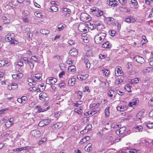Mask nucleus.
Instances as JSON below:
<instances>
[{
	"instance_id": "1",
	"label": "nucleus",
	"mask_w": 153,
	"mask_h": 153,
	"mask_svg": "<svg viewBox=\"0 0 153 153\" xmlns=\"http://www.w3.org/2000/svg\"><path fill=\"white\" fill-rule=\"evenodd\" d=\"M14 36V33H8L5 36V40L6 41L9 42L11 44H17L19 42L15 40Z\"/></svg>"
},
{
	"instance_id": "2",
	"label": "nucleus",
	"mask_w": 153,
	"mask_h": 153,
	"mask_svg": "<svg viewBox=\"0 0 153 153\" xmlns=\"http://www.w3.org/2000/svg\"><path fill=\"white\" fill-rule=\"evenodd\" d=\"M106 36L104 33H101L96 35L95 37V41L96 43L100 44L102 43Z\"/></svg>"
},
{
	"instance_id": "3",
	"label": "nucleus",
	"mask_w": 153,
	"mask_h": 153,
	"mask_svg": "<svg viewBox=\"0 0 153 153\" xmlns=\"http://www.w3.org/2000/svg\"><path fill=\"white\" fill-rule=\"evenodd\" d=\"M80 16V20L84 22H87L90 20V16L87 13H81Z\"/></svg>"
},
{
	"instance_id": "4",
	"label": "nucleus",
	"mask_w": 153,
	"mask_h": 153,
	"mask_svg": "<svg viewBox=\"0 0 153 153\" xmlns=\"http://www.w3.org/2000/svg\"><path fill=\"white\" fill-rule=\"evenodd\" d=\"M31 135L36 138H38L41 136V133L39 131L37 130H34L30 132Z\"/></svg>"
},
{
	"instance_id": "5",
	"label": "nucleus",
	"mask_w": 153,
	"mask_h": 153,
	"mask_svg": "<svg viewBox=\"0 0 153 153\" xmlns=\"http://www.w3.org/2000/svg\"><path fill=\"white\" fill-rule=\"evenodd\" d=\"M57 81L56 78L53 77H50L47 78L46 80V83L49 85H55L56 82Z\"/></svg>"
},
{
	"instance_id": "6",
	"label": "nucleus",
	"mask_w": 153,
	"mask_h": 153,
	"mask_svg": "<svg viewBox=\"0 0 153 153\" xmlns=\"http://www.w3.org/2000/svg\"><path fill=\"white\" fill-rule=\"evenodd\" d=\"M107 3L108 5L113 7L117 6L118 4V2L116 0H108Z\"/></svg>"
},
{
	"instance_id": "7",
	"label": "nucleus",
	"mask_w": 153,
	"mask_h": 153,
	"mask_svg": "<svg viewBox=\"0 0 153 153\" xmlns=\"http://www.w3.org/2000/svg\"><path fill=\"white\" fill-rule=\"evenodd\" d=\"M39 98L42 100L48 101L49 100V98L48 95L45 93H42L39 95Z\"/></svg>"
},
{
	"instance_id": "8",
	"label": "nucleus",
	"mask_w": 153,
	"mask_h": 153,
	"mask_svg": "<svg viewBox=\"0 0 153 153\" xmlns=\"http://www.w3.org/2000/svg\"><path fill=\"white\" fill-rule=\"evenodd\" d=\"M78 29L81 32H86L87 29L85 24L84 23H80L78 27Z\"/></svg>"
},
{
	"instance_id": "9",
	"label": "nucleus",
	"mask_w": 153,
	"mask_h": 153,
	"mask_svg": "<svg viewBox=\"0 0 153 153\" xmlns=\"http://www.w3.org/2000/svg\"><path fill=\"white\" fill-rule=\"evenodd\" d=\"M50 120H49L45 119L42 120L39 122L38 124L39 126H43L48 125L50 123Z\"/></svg>"
},
{
	"instance_id": "10",
	"label": "nucleus",
	"mask_w": 153,
	"mask_h": 153,
	"mask_svg": "<svg viewBox=\"0 0 153 153\" xmlns=\"http://www.w3.org/2000/svg\"><path fill=\"white\" fill-rule=\"evenodd\" d=\"M50 107H48L46 108H44L41 107L40 105L36 106L35 108V110L37 111V112L40 113L45 111L49 109Z\"/></svg>"
},
{
	"instance_id": "11",
	"label": "nucleus",
	"mask_w": 153,
	"mask_h": 153,
	"mask_svg": "<svg viewBox=\"0 0 153 153\" xmlns=\"http://www.w3.org/2000/svg\"><path fill=\"white\" fill-rule=\"evenodd\" d=\"M134 59L138 63L142 64L145 62V60L143 58L139 56H136L134 57Z\"/></svg>"
},
{
	"instance_id": "12",
	"label": "nucleus",
	"mask_w": 153,
	"mask_h": 153,
	"mask_svg": "<svg viewBox=\"0 0 153 153\" xmlns=\"http://www.w3.org/2000/svg\"><path fill=\"white\" fill-rule=\"evenodd\" d=\"M95 28L98 30H100L102 29L105 28V27L103 24L100 23L99 22H97L94 24Z\"/></svg>"
},
{
	"instance_id": "13",
	"label": "nucleus",
	"mask_w": 153,
	"mask_h": 153,
	"mask_svg": "<svg viewBox=\"0 0 153 153\" xmlns=\"http://www.w3.org/2000/svg\"><path fill=\"white\" fill-rule=\"evenodd\" d=\"M116 71H115V75L116 76H121L123 74V71L122 68L120 66H117L116 68Z\"/></svg>"
},
{
	"instance_id": "14",
	"label": "nucleus",
	"mask_w": 153,
	"mask_h": 153,
	"mask_svg": "<svg viewBox=\"0 0 153 153\" xmlns=\"http://www.w3.org/2000/svg\"><path fill=\"white\" fill-rule=\"evenodd\" d=\"M51 4L52 5L51 6L50 10L52 12H56L58 10V7H56V3L54 1H51Z\"/></svg>"
},
{
	"instance_id": "15",
	"label": "nucleus",
	"mask_w": 153,
	"mask_h": 153,
	"mask_svg": "<svg viewBox=\"0 0 153 153\" xmlns=\"http://www.w3.org/2000/svg\"><path fill=\"white\" fill-rule=\"evenodd\" d=\"M139 102V100L138 98H135L133 99L129 104V106L131 107H134L136 104Z\"/></svg>"
},
{
	"instance_id": "16",
	"label": "nucleus",
	"mask_w": 153,
	"mask_h": 153,
	"mask_svg": "<svg viewBox=\"0 0 153 153\" xmlns=\"http://www.w3.org/2000/svg\"><path fill=\"white\" fill-rule=\"evenodd\" d=\"M69 53L71 56H76L78 54V51L75 48H73L70 51Z\"/></svg>"
},
{
	"instance_id": "17",
	"label": "nucleus",
	"mask_w": 153,
	"mask_h": 153,
	"mask_svg": "<svg viewBox=\"0 0 153 153\" xmlns=\"http://www.w3.org/2000/svg\"><path fill=\"white\" fill-rule=\"evenodd\" d=\"M10 65V62L4 60H0V66L1 67L2 66L6 65V66H8Z\"/></svg>"
},
{
	"instance_id": "18",
	"label": "nucleus",
	"mask_w": 153,
	"mask_h": 153,
	"mask_svg": "<svg viewBox=\"0 0 153 153\" xmlns=\"http://www.w3.org/2000/svg\"><path fill=\"white\" fill-rule=\"evenodd\" d=\"M23 74L22 73H19L17 74L13 75L12 77L14 79H18L23 77Z\"/></svg>"
},
{
	"instance_id": "19",
	"label": "nucleus",
	"mask_w": 153,
	"mask_h": 153,
	"mask_svg": "<svg viewBox=\"0 0 153 153\" xmlns=\"http://www.w3.org/2000/svg\"><path fill=\"white\" fill-rule=\"evenodd\" d=\"M125 21L127 23L134 22L135 21V20L133 17L130 16L126 18Z\"/></svg>"
},
{
	"instance_id": "20",
	"label": "nucleus",
	"mask_w": 153,
	"mask_h": 153,
	"mask_svg": "<svg viewBox=\"0 0 153 153\" xmlns=\"http://www.w3.org/2000/svg\"><path fill=\"white\" fill-rule=\"evenodd\" d=\"M111 45L108 41L106 42L102 45V47L105 48H111Z\"/></svg>"
},
{
	"instance_id": "21",
	"label": "nucleus",
	"mask_w": 153,
	"mask_h": 153,
	"mask_svg": "<svg viewBox=\"0 0 153 153\" xmlns=\"http://www.w3.org/2000/svg\"><path fill=\"white\" fill-rule=\"evenodd\" d=\"M117 110L121 111H123L126 110L127 109V107L126 105H122L121 106H118L117 107Z\"/></svg>"
},
{
	"instance_id": "22",
	"label": "nucleus",
	"mask_w": 153,
	"mask_h": 153,
	"mask_svg": "<svg viewBox=\"0 0 153 153\" xmlns=\"http://www.w3.org/2000/svg\"><path fill=\"white\" fill-rule=\"evenodd\" d=\"M107 140H108L107 142L110 145H112L115 142V140L112 137H108L107 138Z\"/></svg>"
},
{
	"instance_id": "23",
	"label": "nucleus",
	"mask_w": 153,
	"mask_h": 153,
	"mask_svg": "<svg viewBox=\"0 0 153 153\" xmlns=\"http://www.w3.org/2000/svg\"><path fill=\"white\" fill-rule=\"evenodd\" d=\"M106 21L107 24L110 25L114 22V19L112 17H108L106 18Z\"/></svg>"
},
{
	"instance_id": "24",
	"label": "nucleus",
	"mask_w": 153,
	"mask_h": 153,
	"mask_svg": "<svg viewBox=\"0 0 153 153\" xmlns=\"http://www.w3.org/2000/svg\"><path fill=\"white\" fill-rule=\"evenodd\" d=\"M76 81V78H72L68 81V84L70 85L73 86L74 85Z\"/></svg>"
},
{
	"instance_id": "25",
	"label": "nucleus",
	"mask_w": 153,
	"mask_h": 153,
	"mask_svg": "<svg viewBox=\"0 0 153 153\" xmlns=\"http://www.w3.org/2000/svg\"><path fill=\"white\" fill-rule=\"evenodd\" d=\"M76 71V67L73 65H71L69 66L68 68V72H74Z\"/></svg>"
},
{
	"instance_id": "26",
	"label": "nucleus",
	"mask_w": 153,
	"mask_h": 153,
	"mask_svg": "<svg viewBox=\"0 0 153 153\" xmlns=\"http://www.w3.org/2000/svg\"><path fill=\"white\" fill-rule=\"evenodd\" d=\"M143 129V127L141 126H138L135 127L133 128L134 131L135 132L141 131Z\"/></svg>"
},
{
	"instance_id": "27",
	"label": "nucleus",
	"mask_w": 153,
	"mask_h": 153,
	"mask_svg": "<svg viewBox=\"0 0 153 153\" xmlns=\"http://www.w3.org/2000/svg\"><path fill=\"white\" fill-rule=\"evenodd\" d=\"M91 146V143L88 144L85 147V149L87 152H89L91 151L92 149V148Z\"/></svg>"
},
{
	"instance_id": "28",
	"label": "nucleus",
	"mask_w": 153,
	"mask_h": 153,
	"mask_svg": "<svg viewBox=\"0 0 153 153\" xmlns=\"http://www.w3.org/2000/svg\"><path fill=\"white\" fill-rule=\"evenodd\" d=\"M109 109L110 108L109 107H107L105 109V117H108L110 115V112H109Z\"/></svg>"
},
{
	"instance_id": "29",
	"label": "nucleus",
	"mask_w": 153,
	"mask_h": 153,
	"mask_svg": "<svg viewBox=\"0 0 153 153\" xmlns=\"http://www.w3.org/2000/svg\"><path fill=\"white\" fill-rule=\"evenodd\" d=\"M64 28V27L63 25L61 24L58 25L56 27V30L58 31H60Z\"/></svg>"
},
{
	"instance_id": "30",
	"label": "nucleus",
	"mask_w": 153,
	"mask_h": 153,
	"mask_svg": "<svg viewBox=\"0 0 153 153\" xmlns=\"http://www.w3.org/2000/svg\"><path fill=\"white\" fill-rule=\"evenodd\" d=\"M33 80L38 81V80H39L40 79V75L39 74H34L33 77Z\"/></svg>"
},
{
	"instance_id": "31",
	"label": "nucleus",
	"mask_w": 153,
	"mask_h": 153,
	"mask_svg": "<svg viewBox=\"0 0 153 153\" xmlns=\"http://www.w3.org/2000/svg\"><path fill=\"white\" fill-rule=\"evenodd\" d=\"M40 32L43 34L47 35L50 32L47 30L42 29L40 30Z\"/></svg>"
},
{
	"instance_id": "32",
	"label": "nucleus",
	"mask_w": 153,
	"mask_h": 153,
	"mask_svg": "<svg viewBox=\"0 0 153 153\" xmlns=\"http://www.w3.org/2000/svg\"><path fill=\"white\" fill-rule=\"evenodd\" d=\"M22 59L24 61V62L27 64H28L30 61V59L28 57H23Z\"/></svg>"
},
{
	"instance_id": "33",
	"label": "nucleus",
	"mask_w": 153,
	"mask_h": 153,
	"mask_svg": "<svg viewBox=\"0 0 153 153\" xmlns=\"http://www.w3.org/2000/svg\"><path fill=\"white\" fill-rule=\"evenodd\" d=\"M102 71L103 74V75H105V76H108L109 73V71L108 70L106 69H102Z\"/></svg>"
},
{
	"instance_id": "34",
	"label": "nucleus",
	"mask_w": 153,
	"mask_h": 153,
	"mask_svg": "<svg viewBox=\"0 0 153 153\" xmlns=\"http://www.w3.org/2000/svg\"><path fill=\"white\" fill-rule=\"evenodd\" d=\"M99 10V9L96 7H94L91 9V11L94 13L96 14Z\"/></svg>"
},
{
	"instance_id": "35",
	"label": "nucleus",
	"mask_w": 153,
	"mask_h": 153,
	"mask_svg": "<svg viewBox=\"0 0 153 153\" xmlns=\"http://www.w3.org/2000/svg\"><path fill=\"white\" fill-rule=\"evenodd\" d=\"M111 127L113 128L117 129L119 128V125L115 123H113L111 125Z\"/></svg>"
},
{
	"instance_id": "36",
	"label": "nucleus",
	"mask_w": 153,
	"mask_h": 153,
	"mask_svg": "<svg viewBox=\"0 0 153 153\" xmlns=\"http://www.w3.org/2000/svg\"><path fill=\"white\" fill-rule=\"evenodd\" d=\"M82 110L83 108L82 107H80V108H79V109H75L74 110V112L76 113H77L79 114H80L82 112L81 111H82Z\"/></svg>"
},
{
	"instance_id": "37",
	"label": "nucleus",
	"mask_w": 153,
	"mask_h": 153,
	"mask_svg": "<svg viewBox=\"0 0 153 153\" xmlns=\"http://www.w3.org/2000/svg\"><path fill=\"white\" fill-rule=\"evenodd\" d=\"M139 82L138 79V78H135L134 79H132L131 81V83L132 84H136L137 83Z\"/></svg>"
},
{
	"instance_id": "38",
	"label": "nucleus",
	"mask_w": 153,
	"mask_h": 153,
	"mask_svg": "<svg viewBox=\"0 0 153 153\" xmlns=\"http://www.w3.org/2000/svg\"><path fill=\"white\" fill-rule=\"evenodd\" d=\"M146 126L149 129H151L153 128V123H148L146 124Z\"/></svg>"
},
{
	"instance_id": "39",
	"label": "nucleus",
	"mask_w": 153,
	"mask_h": 153,
	"mask_svg": "<svg viewBox=\"0 0 153 153\" xmlns=\"http://www.w3.org/2000/svg\"><path fill=\"white\" fill-rule=\"evenodd\" d=\"M74 60H72L71 58L69 57L67 58V59L66 61V62L67 64H71L73 63Z\"/></svg>"
},
{
	"instance_id": "40",
	"label": "nucleus",
	"mask_w": 153,
	"mask_h": 153,
	"mask_svg": "<svg viewBox=\"0 0 153 153\" xmlns=\"http://www.w3.org/2000/svg\"><path fill=\"white\" fill-rule=\"evenodd\" d=\"M84 64L85 65L87 69H89L90 68V64L89 63V62L88 60H85V61L84 62Z\"/></svg>"
},
{
	"instance_id": "41",
	"label": "nucleus",
	"mask_w": 153,
	"mask_h": 153,
	"mask_svg": "<svg viewBox=\"0 0 153 153\" xmlns=\"http://www.w3.org/2000/svg\"><path fill=\"white\" fill-rule=\"evenodd\" d=\"M103 14V12L100 10H99L98 12L96 14V15L97 16H100Z\"/></svg>"
},
{
	"instance_id": "42",
	"label": "nucleus",
	"mask_w": 153,
	"mask_h": 153,
	"mask_svg": "<svg viewBox=\"0 0 153 153\" xmlns=\"http://www.w3.org/2000/svg\"><path fill=\"white\" fill-rule=\"evenodd\" d=\"M120 3L123 6L125 5L127 2V0H118Z\"/></svg>"
},
{
	"instance_id": "43",
	"label": "nucleus",
	"mask_w": 153,
	"mask_h": 153,
	"mask_svg": "<svg viewBox=\"0 0 153 153\" xmlns=\"http://www.w3.org/2000/svg\"><path fill=\"white\" fill-rule=\"evenodd\" d=\"M33 80H33V78H32V79H31V78H29L28 79V85L31 86H33V84H32V82Z\"/></svg>"
},
{
	"instance_id": "44",
	"label": "nucleus",
	"mask_w": 153,
	"mask_h": 153,
	"mask_svg": "<svg viewBox=\"0 0 153 153\" xmlns=\"http://www.w3.org/2000/svg\"><path fill=\"white\" fill-rule=\"evenodd\" d=\"M31 59L35 62L38 61L39 60V58L35 56H33L31 57Z\"/></svg>"
},
{
	"instance_id": "45",
	"label": "nucleus",
	"mask_w": 153,
	"mask_h": 153,
	"mask_svg": "<svg viewBox=\"0 0 153 153\" xmlns=\"http://www.w3.org/2000/svg\"><path fill=\"white\" fill-rule=\"evenodd\" d=\"M142 38L143 40L142 41V42L143 41V42L142 43V45H143V44L146 43L147 42L146 36H143L142 37Z\"/></svg>"
},
{
	"instance_id": "46",
	"label": "nucleus",
	"mask_w": 153,
	"mask_h": 153,
	"mask_svg": "<svg viewBox=\"0 0 153 153\" xmlns=\"http://www.w3.org/2000/svg\"><path fill=\"white\" fill-rule=\"evenodd\" d=\"M63 11L65 12H68V15L70 14L71 13V10L68 8H63Z\"/></svg>"
},
{
	"instance_id": "47",
	"label": "nucleus",
	"mask_w": 153,
	"mask_h": 153,
	"mask_svg": "<svg viewBox=\"0 0 153 153\" xmlns=\"http://www.w3.org/2000/svg\"><path fill=\"white\" fill-rule=\"evenodd\" d=\"M3 22L4 24L8 23L10 22V20L9 19H7L6 17L4 16L3 17Z\"/></svg>"
},
{
	"instance_id": "48",
	"label": "nucleus",
	"mask_w": 153,
	"mask_h": 153,
	"mask_svg": "<svg viewBox=\"0 0 153 153\" xmlns=\"http://www.w3.org/2000/svg\"><path fill=\"white\" fill-rule=\"evenodd\" d=\"M126 128L125 127H123L119 129V131L120 132L121 134H122L124 133L126 130Z\"/></svg>"
},
{
	"instance_id": "49",
	"label": "nucleus",
	"mask_w": 153,
	"mask_h": 153,
	"mask_svg": "<svg viewBox=\"0 0 153 153\" xmlns=\"http://www.w3.org/2000/svg\"><path fill=\"white\" fill-rule=\"evenodd\" d=\"M28 64L29 66L30 69L31 70H32L34 67L33 63L31 61L29 63H28Z\"/></svg>"
},
{
	"instance_id": "50",
	"label": "nucleus",
	"mask_w": 153,
	"mask_h": 153,
	"mask_svg": "<svg viewBox=\"0 0 153 153\" xmlns=\"http://www.w3.org/2000/svg\"><path fill=\"white\" fill-rule=\"evenodd\" d=\"M12 86L13 87V90L17 88L18 87L17 84L15 83H13L12 84Z\"/></svg>"
},
{
	"instance_id": "51",
	"label": "nucleus",
	"mask_w": 153,
	"mask_h": 153,
	"mask_svg": "<svg viewBox=\"0 0 153 153\" xmlns=\"http://www.w3.org/2000/svg\"><path fill=\"white\" fill-rule=\"evenodd\" d=\"M77 78L79 80H84V79H83V76L82 75H77Z\"/></svg>"
},
{
	"instance_id": "52",
	"label": "nucleus",
	"mask_w": 153,
	"mask_h": 153,
	"mask_svg": "<svg viewBox=\"0 0 153 153\" xmlns=\"http://www.w3.org/2000/svg\"><path fill=\"white\" fill-rule=\"evenodd\" d=\"M149 62L150 65L153 66V57L149 59Z\"/></svg>"
},
{
	"instance_id": "53",
	"label": "nucleus",
	"mask_w": 153,
	"mask_h": 153,
	"mask_svg": "<svg viewBox=\"0 0 153 153\" xmlns=\"http://www.w3.org/2000/svg\"><path fill=\"white\" fill-rule=\"evenodd\" d=\"M87 141V140H86V139L85 137H84V138H82L80 141V143L81 144H82L84 143H85Z\"/></svg>"
},
{
	"instance_id": "54",
	"label": "nucleus",
	"mask_w": 153,
	"mask_h": 153,
	"mask_svg": "<svg viewBox=\"0 0 153 153\" xmlns=\"http://www.w3.org/2000/svg\"><path fill=\"white\" fill-rule=\"evenodd\" d=\"M86 129L88 131H90L91 130L92 128L91 125L90 124H89L85 127Z\"/></svg>"
},
{
	"instance_id": "55",
	"label": "nucleus",
	"mask_w": 153,
	"mask_h": 153,
	"mask_svg": "<svg viewBox=\"0 0 153 153\" xmlns=\"http://www.w3.org/2000/svg\"><path fill=\"white\" fill-rule=\"evenodd\" d=\"M82 92L81 91H79L77 93L78 99H80L82 98Z\"/></svg>"
},
{
	"instance_id": "56",
	"label": "nucleus",
	"mask_w": 153,
	"mask_h": 153,
	"mask_svg": "<svg viewBox=\"0 0 153 153\" xmlns=\"http://www.w3.org/2000/svg\"><path fill=\"white\" fill-rule=\"evenodd\" d=\"M131 2L134 6H136L138 4L136 0H131Z\"/></svg>"
},
{
	"instance_id": "57",
	"label": "nucleus",
	"mask_w": 153,
	"mask_h": 153,
	"mask_svg": "<svg viewBox=\"0 0 153 153\" xmlns=\"http://www.w3.org/2000/svg\"><path fill=\"white\" fill-rule=\"evenodd\" d=\"M128 153H138L137 150L135 149H132L129 151Z\"/></svg>"
},
{
	"instance_id": "58",
	"label": "nucleus",
	"mask_w": 153,
	"mask_h": 153,
	"mask_svg": "<svg viewBox=\"0 0 153 153\" xmlns=\"http://www.w3.org/2000/svg\"><path fill=\"white\" fill-rule=\"evenodd\" d=\"M16 65H18L19 66L21 67L24 64L22 62L20 61L17 62Z\"/></svg>"
},
{
	"instance_id": "59",
	"label": "nucleus",
	"mask_w": 153,
	"mask_h": 153,
	"mask_svg": "<svg viewBox=\"0 0 153 153\" xmlns=\"http://www.w3.org/2000/svg\"><path fill=\"white\" fill-rule=\"evenodd\" d=\"M88 131L87 130L86 128H85L84 129L80 131V133L81 134H83L84 133H85Z\"/></svg>"
},
{
	"instance_id": "60",
	"label": "nucleus",
	"mask_w": 153,
	"mask_h": 153,
	"mask_svg": "<svg viewBox=\"0 0 153 153\" xmlns=\"http://www.w3.org/2000/svg\"><path fill=\"white\" fill-rule=\"evenodd\" d=\"M68 43L71 45H72L74 44V41L72 40H69L68 41Z\"/></svg>"
},
{
	"instance_id": "61",
	"label": "nucleus",
	"mask_w": 153,
	"mask_h": 153,
	"mask_svg": "<svg viewBox=\"0 0 153 153\" xmlns=\"http://www.w3.org/2000/svg\"><path fill=\"white\" fill-rule=\"evenodd\" d=\"M5 125L6 127H8L10 126L11 125V124L9 122L8 120L7 121V122L5 123Z\"/></svg>"
},
{
	"instance_id": "62",
	"label": "nucleus",
	"mask_w": 153,
	"mask_h": 153,
	"mask_svg": "<svg viewBox=\"0 0 153 153\" xmlns=\"http://www.w3.org/2000/svg\"><path fill=\"white\" fill-rule=\"evenodd\" d=\"M83 91L84 92L87 91L88 92H90V90L89 89V87L88 86L85 87L84 88V89L83 90Z\"/></svg>"
},
{
	"instance_id": "63",
	"label": "nucleus",
	"mask_w": 153,
	"mask_h": 153,
	"mask_svg": "<svg viewBox=\"0 0 153 153\" xmlns=\"http://www.w3.org/2000/svg\"><path fill=\"white\" fill-rule=\"evenodd\" d=\"M58 85L60 88H62L65 85V83L64 82H60L58 84Z\"/></svg>"
},
{
	"instance_id": "64",
	"label": "nucleus",
	"mask_w": 153,
	"mask_h": 153,
	"mask_svg": "<svg viewBox=\"0 0 153 153\" xmlns=\"http://www.w3.org/2000/svg\"><path fill=\"white\" fill-rule=\"evenodd\" d=\"M148 103L151 105H153V97L149 101Z\"/></svg>"
}]
</instances>
